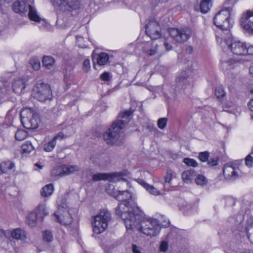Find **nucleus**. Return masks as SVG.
I'll return each mask as SVG.
<instances>
[{"instance_id":"nucleus-3","label":"nucleus","mask_w":253,"mask_h":253,"mask_svg":"<svg viewBox=\"0 0 253 253\" xmlns=\"http://www.w3.org/2000/svg\"><path fill=\"white\" fill-rule=\"evenodd\" d=\"M113 197L122 202L118 205L115 210L116 214L122 218V214L127 211V209H129V212H135L137 211V210H134L132 207V205L134 206L135 204V198L128 191L119 190L117 193L114 194Z\"/></svg>"},{"instance_id":"nucleus-50","label":"nucleus","mask_w":253,"mask_h":253,"mask_svg":"<svg viewBox=\"0 0 253 253\" xmlns=\"http://www.w3.org/2000/svg\"><path fill=\"white\" fill-rule=\"evenodd\" d=\"M39 205H42L44 206V209H43L44 211L42 210V209H41V210H40L41 213H43V214L41 215V221H42L43 220L44 216L48 214V212H47V209L46 208L45 205L44 204H39Z\"/></svg>"},{"instance_id":"nucleus-38","label":"nucleus","mask_w":253,"mask_h":253,"mask_svg":"<svg viewBox=\"0 0 253 253\" xmlns=\"http://www.w3.org/2000/svg\"><path fill=\"white\" fill-rule=\"evenodd\" d=\"M21 149L24 153H30L34 149V147L31 142L26 141L22 144Z\"/></svg>"},{"instance_id":"nucleus-25","label":"nucleus","mask_w":253,"mask_h":253,"mask_svg":"<svg viewBox=\"0 0 253 253\" xmlns=\"http://www.w3.org/2000/svg\"><path fill=\"white\" fill-rule=\"evenodd\" d=\"M29 13L28 16L31 20L36 22L41 21V18L37 13V10L35 6L32 5H29Z\"/></svg>"},{"instance_id":"nucleus-24","label":"nucleus","mask_w":253,"mask_h":253,"mask_svg":"<svg viewBox=\"0 0 253 253\" xmlns=\"http://www.w3.org/2000/svg\"><path fill=\"white\" fill-rule=\"evenodd\" d=\"M69 130V132H64L63 131L60 132L58 133L53 138V139L56 142L57 140H61L64 138H66L67 137H68L70 136L72 133H74V130L73 129V127L71 126H68L66 128V130Z\"/></svg>"},{"instance_id":"nucleus-14","label":"nucleus","mask_w":253,"mask_h":253,"mask_svg":"<svg viewBox=\"0 0 253 253\" xmlns=\"http://www.w3.org/2000/svg\"><path fill=\"white\" fill-rule=\"evenodd\" d=\"M41 209L44 211V206L39 205L35 209V212H32L28 215L27 218V222L30 226H35L37 220L41 221V215L43 214V213H41L40 211H39Z\"/></svg>"},{"instance_id":"nucleus-20","label":"nucleus","mask_w":253,"mask_h":253,"mask_svg":"<svg viewBox=\"0 0 253 253\" xmlns=\"http://www.w3.org/2000/svg\"><path fill=\"white\" fill-rule=\"evenodd\" d=\"M242 62V60L236 58H230L226 61H222V64L224 68L232 69L237 67Z\"/></svg>"},{"instance_id":"nucleus-35","label":"nucleus","mask_w":253,"mask_h":253,"mask_svg":"<svg viewBox=\"0 0 253 253\" xmlns=\"http://www.w3.org/2000/svg\"><path fill=\"white\" fill-rule=\"evenodd\" d=\"M56 144L55 142L53 139L49 142L45 143L43 145V150L48 152H51L54 148Z\"/></svg>"},{"instance_id":"nucleus-55","label":"nucleus","mask_w":253,"mask_h":253,"mask_svg":"<svg viewBox=\"0 0 253 253\" xmlns=\"http://www.w3.org/2000/svg\"><path fill=\"white\" fill-rule=\"evenodd\" d=\"M156 48L155 47H154L153 48L150 49L149 50L147 51V52L150 56H152L156 53Z\"/></svg>"},{"instance_id":"nucleus-39","label":"nucleus","mask_w":253,"mask_h":253,"mask_svg":"<svg viewBox=\"0 0 253 253\" xmlns=\"http://www.w3.org/2000/svg\"><path fill=\"white\" fill-rule=\"evenodd\" d=\"M215 95L218 99L221 98L225 96V92L222 86H217L215 89Z\"/></svg>"},{"instance_id":"nucleus-51","label":"nucleus","mask_w":253,"mask_h":253,"mask_svg":"<svg viewBox=\"0 0 253 253\" xmlns=\"http://www.w3.org/2000/svg\"><path fill=\"white\" fill-rule=\"evenodd\" d=\"M218 159L217 158H211L208 162V164L210 166H214L218 164Z\"/></svg>"},{"instance_id":"nucleus-15","label":"nucleus","mask_w":253,"mask_h":253,"mask_svg":"<svg viewBox=\"0 0 253 253\" xmlns=\"http://www.w3.org/2000/svg\"><path fill=\"white\" fill-rule=\"evenodd\" d=\"M223 173L225 178L229 180H234L238 177L237 170L228 164L224 166Z\"/></svg>"},{"instance_id":"nucleus-56","label":"nucleus","mask_w":253,"mask_h":253,"mask_svg":"<svg viewBox=\"0 0 253 253\" xmlns=\"http://www.w3.org/2000/svg\"><path fill=\"white\" fill-rule=\"evenodd\" d=\"M35 167H36V168H35V169L37 170H38L39 169H41L43 168V165H42L41 163H36L35 164Z\"/></svg>"},{"instance_id":"nucleus-63","label":"nucleus","mask_w":253,"mask_h":253,"mask_svg":"<svg viewBox=\"0 0 253 253\" xmlns=\"http://www.w3.org/2000/svg\"><path fill=\"white\" fill-rule=\"evenodd\" d=\"M252 153H253V148H252Z\"/></svg>"},{"instance_id":"nucleus-54","label":"nucleus","mask_w":253,"mask_h":253,"mask_svg":"<svg viewBox=\"0 0 253 253\" xmlns=\"http://www.w3.org/2000/svg\"><path fill=\"white\" fill-rule=\"evenodd\" d=\"M110 74L108 72H104L101 75V78L103 81H108L110 79Z\"/></svg>"},{"instance_id":"nucleus-40","label":"nucleus","mask_w":253,"mask_h":253,"mask_svg":"<svg viewBox=\"0 0 253 253\" xmlns=\"http://www.w3.org/2000/svg\"><path fill=\"white\" fill-rule=\"evenodd\" d=\"M247 235L250 242L253 244V224L246 228Z\"/></svg>"},{"instance_id":"nucleus-10","label":"nucleus","mask_w":253,"mask_h":253,"mask_svg":"<svg viewBox=\"0 0 253 253\" xmlns=\"http://www.w3.org/2000/svg\"><path fill=\"white\" fill-rule=\"evenodd\" d=\"M170 37L176 42L184 43L190 38L192 31L191 29L185 27L180 29L171 28L169 31Z\"/></svg>"},{"instance_id":"nucleus-17","label":"nucleus","mask_w":253,"mask_h":253,"mask_svg":"<svg viewBox=\"0 0 253 253\" xmlns=\"http://www.w3.org/2000/svg\"><path fill=\"white\" fill-rule=\"evenodd\" d=\"M65 211H63L64 214L59 215L56 213H54L56 220L64 225H68L72 222V217L68 211L64 209Z\"/></svg>"},{"instance_id":"nucleus-37","label":"nucleus","mask_w":253,"mask_h":253,"mask_svg":"<svg viewBox=\"0 0 253 253\" xmlns=\"http://www.w3.org/2000/svg\"><path fill=\"white\" fill-rule=\"evenodd\" d=\"M42 238L46 242L49 243L53 239V235L51 231L45 230L42 232Z\"/></svg>"},{"instance_id":"nucleus-30","label":"nucleus","mask_w":253,"mask_h":253,"mask_svg":"<svg viewBox=\"0 0 253 253\" xmlns=\"http://www.w3.org/2000/svg\"><path fill=\"white\" fill-rule=\"evenodd\" d=\"M194 171L193 170H187L183 171L181 176L182 180L186 183H188L191 181L194 176Z\"/></svg>"},{"instance_id":"nucleus-9","label":"nucleus","mask_w":253,"mask_h":253,"mask_svg":"<svg viewBox=\"0 0 253 253\" xmlns=\"http://www.w3.org/2000/svg\"><path fill=\"white\" fill-rule=\"evenodd\" d=\"M33 97L41 102L50 100L52 94L49 85L43 83H38L33 88Z\"/></svg>"},{"instance_id":"nucleus-46","label":"nucleus","mask_w":253,"mask_h":253,"mask_svg":"<svg viewBox=\"0 0 253 253\" xmlns=\"http://www.w3.org/2000/svg\"><path fill=\"white\" fill-rule=\"evenodd\" d=\"M209 153L208 152H201L199 155V159L203 162H206L208 160Z\"/></svg>"},{"instance_id":"nucleus-47","label":"nucleus","mask_w":253,"mask_h":253,"mask_svg":"<svg viewBox=\"0 0 253 253\" xmlns=\"http://www.w3.org/2000/svg\"><path fill=\"white\" fill-rule=\"evenodd\" d=\"M90 69V61L88 59H85L84 60L83 65V70L85 73L89 71Z\"/></svg>"},{"instance_id":"nucleus-41","label":"nucleus","mask_w":253,"mask_h":253,"mask_svg":"<svg viewBox=\"0 0 253 253\" xmlns=\"http://www.w3.org/2000/svg\"><path fill=\"white\" fill-rule=\"evenodd\" d=\"M183 162L188 167H196L198 166L197 162L193 159L189 158H184Z\"/></svg>"},{"instance_id":"nucleus-59","label":"nucleus","mask_w":253,"mask_h":253,"mask_svg":"<svg viewBox=\"0 0 253 253\" xmlns=\"http://www.w3.org/2000/svg\"><path fill=\"white\" fill-rule=\"evenodd\" d=\"M186 51L187 53H191L192 52V51H193V48L191 46H188L186 49Z\"/></svg>"},{"instance_id":"nucleus-11","label":"nucleus","mask_w":253,"mask_h":253,"mask_svg":"<svg viewBox=\"0 0 253 253\" xmlns=\"http://www.w3.org/2000/svg\"><path fill=\"white\" fill-rule=\"evenodd\" d=\"M121 173H98L93 175L92 180L95 181L99 180H108L110 182H117L122 181L127 187L129 183L125 179L122 177Z\"/></svg>"},{"instance_id":"nucleus-2","label":"nucleus","mask_w":253,"mask_h":253,"mask_svg":"<svg viewBox=\"0 0 253 253\" xmlns=\"http://www.w3.org/2000/svg\"><path fill=\"white\" fill-rule=\"evenodd\" d=\"M52 1L56 11V26L66 29L75 24V17L82 9L81 0H52Z\"/></svg>"},{"instance_id":"nucleus-60","label":"nucleus","mask_w":253,"mask_h":253,"mask_svg":"<svg viewBox=\"0 0 253 253\" xmlns=\"http://www.w3.org/2000/svg\"><path fill=\"white\" fill-rule=\"evenodd\" d=\"M250 73L252 75V76L253 77V64H252V65L250 68Z\"/></svg>"},{"instance_id":"nucleus-1","label":"nucleus","mask_w":253,"mask_h":253,"mask_svg":"<svg viewBox=\"0 0 253 253\" xmlns=\"http://www.w3.org/2000/svg\"><path fill=\"white\" fill-rule=\"evenodd\" d=\"M122 219L127 230L136 229L150 237L156 236L160 232L161 226L159 221L155 218L146 217L144 213L137 209L135 212H129L128 211H125L122 214Z\"/></svg>"},{"instance_id":"nucleus-18","label":"nucleus","mask_w":253,"mask_h":253,"mask_svg":"<svg viewBox=\"0 0 253 253\" xmlns=\"http://www.w3.org/2000/svg\"><path fill=\"white\" fill-rule=\"evenodd\" d=\"M176 82L177 85L180 87L181 89L185 90L188 87H191L192 85V82L190 79L188 78V76L185 75H182L176 78Z\"/></svg>"},{"instance_id":"nucleus-29","label":"nucleus","mask_w":253,"mask_h":253,"mask_svg":"<svg viewBox=\"0 0 253 253\" xmlns=\"http://www.w3.org/2000/svg\"><path fill=\"white\" fill-rule=\"evenodd\" d=\"M54 62V59L50 56H44L43 57V65L48 69H51L53 67Z\"/></svg>"},{"instance_id":"nucleus-16","label":"nucleus","mask_w":253,"mask_h":253,"mask_svg":"<svg viewBox=\"0 0 253 253\" xmlns=\"http://www.w3.org/2000/svg\"><path fill=\"white\" fill-rule=\"evenodd\" d=\"M27 82L25 79L19 78L15 80L12 84L13 91L18 94L24 93L27 85Z\"/></svg>"},{"instance_id":"nucleus-45","label":"nucleus","mask_w":253,"mask_h":253,"mask_svg":"<svg viewBox=\"0 0 253 253\" xmlns=\"http://www.w3.org/2000/svg\"><path fill=\"white\" fill-rule=\"evenodd\" d=\"M133 111L134 110H126L123 113H120L119 118L124 119H127L132 114Z\"/></svg>"},{"instance_id":"nucleus-62","label":"nucleus","mask_w":253,"mask_h":253,"mask_svg":"<svg viewBox=\"0 0 253 253\" xmlns=\"http://www.w3.org/2000/svg\"><path fill=\"white\" fill-rule=\"evenodd\" d=\"M168 0H162V2H166Z\"/></svg>"},{"instance_id":"nucleus-44","label":"nucleus","mask_w":253,"mask_h":253,"mask_svg":"<svg viewBox=\"0 0 253 253\" xmlns=\"http://www.w3.org/2000/svg\"><path fill=\"white\" fill-rule=\"evenodd\" d=\"M168 122V119L167 118H162L159 119L157 122V126L158 127L161 129L165 128Z\"/></svg>"},{"instance_id":"nucleus-57","label":"nucleus","mask_w":253,"mask_h":253,"mask_svg":"<svg viewBox=\"0 0 253 253\" xmlns=\"http://www.w3.org/2000/svg\"><path fill=\"white\" fill-rule=\"evenodd\" d=\"M248 107L251 111H253V98L248 103Z\"/></svg>"},{"instance_id":"nucleus-26","label":"nucleus","mask_w":253,"mask_h":253,"mask_svg":"<svg viewBox=\"0 0 253 253\" xmlns=\"http://www.w3.org/2000/svg\"><path fill=\"white\" fill-rule=\"evenodd\" d=\"M54 190L52 184H48L43 186L41 190V195L43 197L50 196L52 194Z\"/></svg>"},{"instance_id":"nucleus-6","label":"nucleus","mask_w":253,"mask_h":253,"mask_svg":"<svg viewBox=\"0 0 253 253\" xmlns=\"http://www.w3.org/2000/svg\"><path fill=\"white\" fill-rule=\"evenodd\" d=\"M126 120H118L115 121L111 126L103 134V139L110 145H118L117 139L120 136V130L124 128L126 123Z\"/></svg>"},{"instance_id":"nucleus-33","label":"nucleus","mask_w":253,"mask_h":253,"mask_svg":"<svg viewBox=\"0 0 253 253\" xmlns=\"http://www.w3.org/2000/svg\"><path fill=\"white\" fill-rule=\"evenodd\" d=\"M176 176L175 172L171 170H168L164 177L165 184H164L165 187L167 184H170L171 180L175 178Z\"/></svg>"},{"instance_id":"nucleus-42","label":"nucleus","mask_w":253,"mask_h":253,"mask_svg":"<svg viewBox=\"0 0 253 253\" xmlns=\"http://www.w3.org/2000/svg\"><path fill=\"white\" fill-rule=\"evenodd\" d=\"M30 64L35 70H38L41 67L40 60L37 58H32L30 61Z\"/></svg>"},{"instance_id":"nucleus-13","label":"nucleus","mask_w":253,"mask_h":253,"mask_svg":"<svg viewBox=\"0 0 253 253\" xmlns=\"http://www.w3.org/2000/svg\"><path fill=\"white\" fill-rule=\"evenodd\" d=\"M160 30V26L157 22L151 21L146 25L145 32L152 40H156L161 37Z\"/></svg>"},{"instance_id":"nucleus-32","label":"nucleus","mask_w":253,"mask_h":253,"mask_svg":"<svg viewBox=\"0 0 253 253\" xmlns=\"http://www.w3.org/2000/svg\"><path fill=\"white\" fill-rule=\"evenodd\" d=\"M63 167L65 175L71 174L80 169L77 166H63Z\"/></svg>"},{"instance_id":"nucleus-48","label":"nucleus","mask_w":253,"mask_h":253,"mask_svg":"<svg viewBox=\"0 0 253 253\" xmlns=\"http://www.w3.org/2000/svg\"><path fill=\"white\" fill-rule=\"evenodd\" d=\"M245 164L248 167H252L253 164V157L251 154L248 155L245 159Z\"/></svg>"},{"instance_id":"nucleus-23","label":"nucleus","mask_w":253,"mask_h":253,"mask_svg":"<svg viewBox=\"0 0 253 253\" xmlns=\"http://www.w3.org/2000/svg\"><path fill=\"white\" fill-rule=\"evenodd\" d=\"M138 183L144 187L151 194L157 196L161 194L160 191L152 185L147 184L142 179L138 180Z\"/></svg>"},{"instance_id":"nucleus-31","label":"nucleus","mask_w":253,"mask_h":253,"mask_svg":"<svg viewBox=\"0 0 253 253\" xmlns=\"http://www.w3.org/2000/svg\"><path fill=\"white\" fill-rule=\"evenodd\" d=\"M14 167V164L10 161H6L0 164V168L1 171L6 173L8 170H11Z\"/></svg>"},{"instance_id":"nucleus-36","label":"nucleus","mask_w":253,"mask_h":253,"mask_svg":"<svg viewBox=\"0 0 253 253\" xmlns=\"http://www.w3.org/2000/svg\"><path fill=\"white\" fill-rule=\"evenodd\" d=\"M27 136V133L23 129H18L16 131L15 137L16 140L22 141L25 139Z\"/></svg>"},{"instance_id":"nucleus-64","label":"nucleus","mask_w":253,"mask_h":253,"mask_svg":"<svg viewBox=\"0 0 253 253\" xmlns=\"http://www.w3.org/2000/svg\"><path fill=\"white\" fill-rule=\"evenodd\" d=\"M104 250H105V252H106V253H109V252H108V251H106L105 249H104Z\"/></svg>"},{"instance_id":"nucleus-5","label":"nucleus","mask_w":253,"mask_h":253,"mask_svg":"<svg viewBox=\"0 0 253 253\" xmlns=\"http://www.w3.org/2000/svg\"><path fill=\"white\" fill-rule=\"evenodd\" d=\"M232 12L231 7H226L217 13L214 17V25L223 33L226 32L227 36L230 34V29L232 26L230 23V17Z\"/></svg>"},{"instance_id":"nucleus-27","label":"nucleus","mask_w":253,"mask_h":253,"mask_svg":"<svg viewBox=\"0 0 253 253\" xmlns=\"http://www.w3.org/2000/svg\"><path fill=\"white\" fill-rule=\"evenodd\" d=\"M212 5V0H202L200 3V11L203 13H206L210 10Z\"/></svg>"},{"instance_id":"nucleus-61","label":"nucleus","mask_w":253,"mask_h":253,"mask_svg":"<svg viewBox=\"0 0 253 253\" xmlns=\"http://www.w3.org/2000/svg\"><path fill=\"white\" fill-rule=\"evenodd\" d=\"M58 211H59L58 212H60L62 211L63 210L60 207H59ZM60 214H61V213H60Z\"/></svg>"},{"instance_id":"nucleus-19","label":"nucleus","mask_w":253,"mask_h":253,"mask_svg":"<svg viewBox=\"0 0 253 253\" xmlns=\"http://www.w3.org/2000/svg\"><path fill=\"white\" fill-rule=\"evenodd\" d=\"M12 9L16 13H25L27 10V6L25 2L17 0L13 3Z\"/></svg>"},{"instance_id":"nucleus-4","label":"nucleus","mask_w":253,"mask_h":253,"mask_svg":"<svg viewBox=\"0 0 253 253\" xmlns=\"http://www.w3.org/2000/svg\"><path fill=\"white\" fill-rule=\"evenodd\" d=\"M216 39L217 40L220 39L221 42L223 40L224 42L227 45L231 51L234 54L237 55L253 54V45H248L246 42L234 40L230 34L228 35L227 37H225L222 35H221V37L216 36Z\"/></svg>"},{"instance_id":"nucleus-22","label":"nucleus","mask_w":253,"mask_h":253,"mask_svg":"<svg viewBox=\"0 0 253 253\" xmlns=\"http://www.w3.org/2000/svg\"><path fill=\"white\" fill-rule=\"evenodd\" d=\"M90 159L93 163L101 167L106 166L110 163V160L107 157H102L93 156L90 158Z\"/></svg>"},{"instance_id":"nucleus-8","label":"nucleus","mask_w":253,"mask_h":253,"mask_svg":"<svg viewBox=\"0 0 253 253\" xmlns=\"http://www.w3.org/2000/svg\"><path fill=\"white\" fill-rule=\"evenodd\" d=\"M20 116L21 123L26 129H34L38 127L39 118L33 110L25 108L21 111Z\"/></svg>"},{"instance_id":"nucleus-43","label":"nucleus","mask_w":253,"mask_h":253,"mask_svg":"<svg viewBox=\"0 0 253 253\" xmlns=\"http://www.w3.org/2000/svg\"><path fill=\"white\" fill-rule=\"evenodd\" d=\"M196 183L198 185H204L207 183L206 178L202 175H198L195 179Z\"/></svg>"},{"instance_id":"nucleus-53","label":"nucleus","mask_w":253,"mask_h":253,"mask_svg":"<svg viewBox=\"0 0 253 253\" xmlns=\"http://www.w3.org/2000/svg\"><path fill=\"white\" fill-rule=\"evenodd\" d=\"M132 251L133 253H143L141 252V249L135 245H132Z\"/></svg>"},{"instance_id":"nucleus-52","label":"nucleus","mask_w":253,"mask_h":253,"mask_svg":"<svg viewBox=\"0 0 253 253\" xmlns=\"http://www.w3.org/2000/svg\"><path fill=\"white\" fill-rule=\"evenodd\" d=\"M76 40L78 46L81 47H84V44L82 43V42L84 41V38L82 36H77Z\"/></svg>"},{"instance_id":"nucleus-58","label":"nucleus","mask_w":253,"mask_h":253,"mask_svg":"<svg viewBox=\"0 0 253 253\" xmlns=\"http://www.w3.org/2000/svg\"><path fill=\"white\" fill-rule=\"evenodd\" d=\"M164 45L168 50H170L172 48V46L168 42H165Z\"/></svg>"},{"instance_id":"nucleus-49","label":"nucleus","mask_w":253,"mask_h":253,"mask_svg":"<svg viewBox=\"0 0 253 253\" xmlns=\"http://www.w3.org/2000/svg\"><path fill=\"white\" fill-rule=\"evenodd\" d=\"M168 243L166 241H163L161 242L160 246V250L161 252H165L168 250Z\"/></svg>"},{"instance_id":"nucleus-7","label":"nucleus","mask_w":253,"mask_h":253,"mask_svg":"<svg viewBox=\"0 0 253 253\" xmlns=\"http://www.w3.org/2000/svg\"><path fill=\"white\" fill-rule=\"evenodd\" d=\"M111 219L110 213L107 211L102 210L94 217L92 222L94 233L99 234L103 232L108 227Z\"/></svg>"},{"instance_id":"nucleus-28","label":"nucleus","mask_w":253,"mask_h":253,"mask_svg":"<svg viewBox=\"0 0 253 253\" xmlns=\"http://www.w3.org/2000/svg\"><path fill=\"white\" fill-rule=\"evenodd\" d=\"M108 60L109 55L106 53L101 52L97 56L96 62L100 66L105 65L108 62Z\"/></svg>"},{"instance_id":"nucleus-21","label":"nucleus","mask_w":253,"mask_h":253,"mask_svg":"<svg viewBox=\"0 0 253 253\" xmlns=\"http://www.w3.org/2000/svg\"><path fill=\"white\" fill-rule=\"evenodd\" d=\"M11 236L13 238L16 240H20L24 242H25L27 238L25 231L20 228L13 230L11 233Z\"/></svg>"},{"instance_id":"nucleus-12","label":"nucleus","mask_w":253,"mask_h":253,"mask_svg":"<svg viewBox=\"0 0 253 253\" xmlns=\"http://www.w3.org/2000/svg\"><path fill=\"white\" fill-rule=\"evenodd\" d=\"M240 22L243 29L249 32H253V11L247 10L243 13Z\"/></svg>"},{"instance_id":"nucleus-34","label":"nucleus","mask_w":253,"mask_h":253,"mask_svg":"<svg viewBox=\"0 0 253 253\" xmlns=\"http://www.w3.org/2000/svg\"><path fill=\"white\" fill-rule=\"evenodd\" d=\"M63 166H59L51 170V175L53 177L57 176H64V172H63Z\"/></svg>"}]
</instances>
